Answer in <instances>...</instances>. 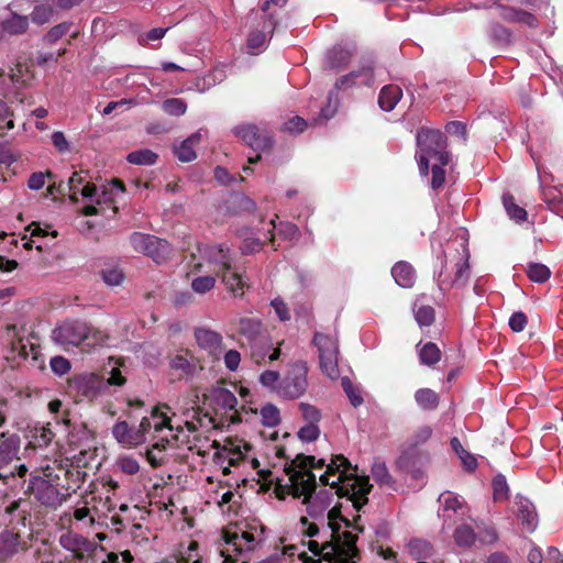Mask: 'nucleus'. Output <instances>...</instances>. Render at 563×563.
Listing matches in <instances>:
<instances>
[{
	"label": "nucleus",
	"instance_id": "1",
	"mask_svg": "<svg viewBox=\"0 0 563 563\" xmlns=\"http://www.w3.org/2000/svg\"><path fill=\"white\" fill-rule=\"evenodd\" d=\"M285 488L294 497H303L307 516L300 518L302 533L309 538L327 528L335 536L341 525L350 526L341 514L342 497L360 510L368 500L372 485L368 477L356 475V467L342 454L333 455L328 464L323 459L297 455L285 465Z\"/></svg>",
	"mask_w": 563,
	"mask_h": 563
},
{
	"label": "nucleus",
	"instance_id": "2",
	"mask_svg": "<svg viewBox=\"0 0 563 563\" xmlns=\"http://www.w3.org/2000/svg\"><path fill=\"white\" fill-rule=\"evenodd\" d=\"M201 419L189 420L177 417L168 406L155 407L150 416L143 417L139 427H130L126 421H119L112 427L113 438L123 446H137L151 443L147 459L152 465H159L163 460V450L167 445H187L198 440Z\"/></svg>",
	"mask_w": 563,
	"mask_h": 563
},
{
	"label": "nucleus",
	"instance_id": "3",
	"mask_svg": "<svg viewBox=\"0 0 563 563\" xmlns=\"http://www.w3.org/2000/svg\"><path fill=\"white\" fill-rule=\"evenodd\" d=\"M331 540L319 542L309 540L301 542L302 550L311 563H358L360 553L356 547L357 536L345 530L335 536L330 532Z\"/></svg>",
	"mask_w": 563,
	"mask_h": 563
},
{
	"label": "nucleus",
	"instance_id": "4",
	"mask_svg": "<svg viewBox=\"0 0 563 563\" xmlns=\"http://www.w3.org/2000/svg\"><path fill=\"white\" fill-rule=\"evenodd\" d=\"M216 456L221 463H228L223 466L224 475L230 473V466L243 464L250 465L264 481H272V472L261 468V463L254 455V448L243 439L228 438L223 445L218 449Z\"/></svg>",
	"mask_w": 563,
	"mask_h": 563
},
{
	"label": "nucleus",
	"instance_id": "5",
	"mask_svg": "<svg viewBox=\"0 0 563 563\" xmlns=\"http://www.w3.org/2000/svg\"><path fill=\"white\" fill-rule=\"evenodd\" d=\"M417 145L419 147L418 165L421 175H428L430 159H434L441 165L449 164L446 136L440 130L420 129L417 133Z\"/></svg>",
	"mask_w": 563,
	"mask_h": 563
},
{
	"label": "nucleus",
	"instance_id": "6",
	"mask_svg": "<svg viewBox=\"0 0 563 563\" xmlns=\"http://www.w3.org/2000/svg\"><path fill=\"white\" fill-rule=\"evenodd\" d=\"M29 79L23 73L22 66L10 68L8 71L0 70V96L13 100L20 97V89ZM14 128L12 112L7 103L0 98V132Z\"/></svg>",
	"mask_w": 563,
	"mask_h": 563
},
{
	"label": "nucleus",
	"instance_id": "7",
	"mask_svg": "<svg viewBox=\"0 0 563 563\" xmlns=\"http://www.w3.org/2000/svg\"><path fill=\"white\" fill-rule=\"evenodd\" d=\"M222 540L219 553L223 563H239L238 556L254 550L260 543L253 532L238 528L223 530Z\"/></svg>",
	"mask_w": 563,
	"mask_h": 563
},
{
	"label": "nucleus",
	"instance_id": "8",
	"mask_svg": "<svg viewBox=\"0 0 563 563\" xmlns=\"http://www.w3.org/2000/svg\"><path fill=\"white\" fill-rule=\"evenodd\" d=\"M97 331L86 321L66 320L55 327L52 339L55 343L68 349L78 346L84 341L97 335Z\"/></svg>",
	"mask_w": 563,
	"mask_h": 563
},
{
	"label": "nucleus",
	"instance_id": "9",
	"mask_svg": "<svg viewBox=\"0 0 563 563\" xmlns=\"http://www.w3.org/2000/svg\"><path fill=\"white\" fill-rule=\"evenodd\" d=\"M313 344L319 352V365L324 375L334 380L340 377L339 371V342L336 336L317 332Z\"/></svg>",
	"mask_w": 563,
	"mask_h": 563
},
{
	"label": "nucleus",
	"instance_id": "10",
	"mask_svg": "<svg viewBox=\"0 0 563 563\" xmlns=\"http://www.w3.org/2000/svg\"><path fill=\"white\" fill-rule=\"evenodd\" d=\"M308 388V366L303 361L290 364L285 376L282 378L277 394L285 399H297Z\"/></svg>",
	"mask_w": 563,
	"mask_h": 563
},
{
	"label": "nucleus",
	"instance_id": "11",
	"mask_svg": "<svg viewBox=\"0 0 563 563\" xmlns=\"http://www.w3.org/2000/svg\"><path fill=\"white\" fill-rule=\"evenodd\" d=\"M130 243L134 251L145 254L156 263L165 262L172 252L166 240L142 232L132 233Z\"/></svg>",
	"mask_w": 563,
	"mask_h": 563
},
{
	"label": "nucleus",
	"instance_id": "12",
	"mask_svg": "<svg viewBox=\"0 0 563 563\" xmlns=\"http://www.w3.org/2000/svg\"><path fill=\"white\" fill-rule=\"evenodd\" d=\"M27 490L43 506L57 509L67 501L70 494H63L57 486L41 476H32Z\"/></svg>",
	"mask_w": 563,
	"mask_h": 563
},
{
	"label": "nucleus",
	"instance_id": "13",
	"mask_svg": "<svg viewBox=\"0 0 563 563\" xmlns=\"http://www.w3.org/2000/svg\"><path fill=\"white\" fill-rule=\"evenodd\" d=\"M473 8H492L498 9V15L508 23H519L536 29L539 21L534 14L526 10L518 9L514 5L503 3V0H484L482 2H474Z\"/></svg>",
	"mask_w": 563,
	"mask_h": 563
},
{
	"label": "nucleus",
	"instance_id": "14",
	"mask_svg": "<svg viewBox=\"0 0 563 563\" xmlns=\"http://www.w3.org/2000/svg\"><path fill=\"white\" fill-rule=\"evenodd\" d=\"M58 542L64 550L73 553L76 562L84 561L86 555H89L96 550L95 542L71 531L63 533Z\"/></svg>",
	"mask_w": 563,
	"mask_h": 563
},
{
	"label": "nucleus",
	"instance_id": "15",
	"mask_svg": "<svg viewBox=\"0 0 563 563\" xmlns=\"http://www.w3.org/2000/svg\"><path fill=\"white\" fill-rule=\"evenodd\" d=\"M205 398L216 412L233 411V415H236L238 399L232 390L220 385L213 386Z\"/></svg>",
	"mask_w": 563,
	"mask_h": 563
},
{
	"label": "nucleus",
	"instance_id": "16",
	"mask_svg": "<svg viewBox=\"0 0 563 563\" xmlns=\"http://www.w3.org/2000/svg\"><path fill=\"white\" fill-rule=\"evenodd\" d=\"M234 133L255 151H264L272 146V137L253 124L236 126Z\"/></svg>",
	"mask_w": 563,
	"mask_h": 563
},
{
	"label": "nucleus",
	"instance_id": "17",
	"mask_svg": "<svg viewBox=\"0 0 563 563\" xmlns=\"http://www.w3.org/2000/svg\"><path fill=\"white\" fill-rule=\"evenodd\" d=\"M68 189L70 199L77 201L78 196L86 199H92L97 194V187L88 180L87 173L74 172L68 179Z\"/></svg>",
	"mask_w": 563,
	"mask_h": 563
},
{
	"label": "nucleus",
	"instance_id": "18",
	"mask_svg": "<svg viewBox=\"0 0 563 563\" xmlns=\"http://www.w3.org/2000/svg\"><path fill=\"white\" fill-rule=\"evenodd\" d=\"M195 339L198 345L206 350L214 358L223 353L222 335L207 328H198L195 331Z\"/></svg>",
	"mask_w": 563,
	"mask_h": 563
},
{
	"label": "nucleus",
	"instance_id": "19",
	"mask_svg": "<svg viewBox=\"0 0 563 563\" xmlns=\"http://www.w3.org/2000/svg\"><path fill=\"white\" fill-rule=\"evenodd\" d=\"M374 80V67L372 64H367L362 66L360 69L353 70L350 74L339 78L335 82V88L342 89L355 85L372 86Z\"/></svg>",
	"mask_w": 563,
	"mask_h": 563
},
{
	"label": "nucleus",
	"instance_id": "20",
	"mask_svg": "<svg viewBox=\"0 0 563 563\" xmlns=\"http://www.w3.org/2000/svg\"><path fill=\"white\" fill-rule=\"evenodd\" d=\"M5 340L10 344L11 350L16 352L22 358H26L30 353H32L34 360L37 358L38 346L33 343H24L15 324H8L5 327Z\"/></svg>",
	"mask_w": 563,
	"mask_h": 563
},
{
	"label": "nucleus",
	"instance_id": "21",
	"mask_svg": "<svg viewBox=\"0 0 563 563\" xmlns=\"http://www.w3.org/2000/svg\"><path fill=\"white\" fill-rule=\"evenodd\" d=\"M516 516L522 529L527 532H533L538 527V515L533 504L521 496L516 497Z\"/></svg>",
	"mask_w": 563,
	"mask_h": 563
},
{
	"label": "nucleus",
	"instance_id": "22",
	"mask_svg": "<svg viewBox=\"0 0 563 563\" xmlns=\"http://www.w3.org/2000/svg\"><path fill=\"white\" fill-rule=\"evenodd\" d=\"M303 545H285L282 550H277L262 563H292L297 558L301 563H311L307 553L302 550Z\"/></svg>",
	"mask_w": 563,
	"mask_h": 563
},
{
	"label": "nucleus",
	"instance_id": "23",
	"mask_svg": "<svg viewBox=\"0 0 563 563\" xmlns=\"http://www.w3.org/2000/svg\"><path fill=\"white\" fill-rule=\"evenodd\" d=\"M438 501L440 504L438 512L439 516H442L443 518H450L449 512L451 511L454 514H461L462 516L466 514L467 505L465 500L452 492L442 493L439 496Z\"/></svg>",
	"mask_w": 563,
	"mask_h": 563
},
{
	"label": "nucleus",
	"instance_id": "24",
	"mask_svg": "<svg viewBox=\"0 0 563 563\" xmlns=\"http://www.w3.org/2000/svg\"><path fill=\"white\" fill-rule=\"evenodd\" d=\"M221 277L227 290L234 297H242L244 295V289L247 287L246 277L243 273L239 272L234 264L232 268L224 269Z\"/></svg>",
	"mask_w": 563,
	"mask_h": 563
},
{
	"label": "nucleus",
	"instance_id": "25",
	"mask_svg": "<svg viewBox=\"0 0 563 563\" xmlns=\"http://www.w3.org/2000/svg\"><path fill=\"white\" fill-rule=\"evenodd\" d=\"M280 355L279 347H273L265 335L260 341L251 345V356L255 363L261 364L268 357L269 361H276Z\"/></svg>",
	"mask_w": 563,
	"mask_h": 563
},
{
	"label": "nucleus",
	"instance_id": "26",
	"mask_svg": "<svg viewBox=\"0 0 563 563\" xmlns=\"http://www.w3.org/2000/svg\"><path fill=\"white\" fill-rule=\"evenodd\" d=\"M461 253L459 254V260L455 263V273L452 284L454 286H464L470 278V252L467 244L462 242L460 244Z\"/></svg>",
	"mask_w": 563,
	"mask_h": 563
},
{
	"label": "nucleus",
	"instance_id": "27",
	"mask_svg": "<svg viewBox=\"0 0 563 563\" xmlns=\"http://www.w3.org/2000/svg\"><path fill=\"white\" fill-rule=\"evenodd\" d=\"M391 275L396 284L402 288H411L415 285L416 271L408 262H397L391 268Z\"/></svg>",
	"mask_w": 563,
	"mask_h": 563
},
{
	"label": "nucleus",
	"instance_id": "28",
	"mask_svg": "<svg viewBox=\"0 0 563 563\" xmlns=\"http://www.w3.org/2000/svg\"><path fill=\"white\" fill-rule=\"evenodd\" d=\"M206 256L209 262L219 265L222 272L227 268H232L231 250L225 244L209 246L206 251Z\"/></svg>",
	"mask_w": 563,
	"mask_h": 563
},
{
	"label": "nucleus",
	"instance_id": "29",
	"mask_svg": "<svg viewBox=\"0 0 563 563\" xmlns=\"http://www.w3.org/2000/svg\"><path fill=\"white\" fill-rule=\"evenodd\" d=\"M19 438L16 435L7 437L3 432L0 434V468L8 465L18 454Z\"/></svg>",
	"mask_w": 563,
	"mask_h": 563
},
{
	"label": "nucleus",
	"instance_id": "30",
	"mask_svg": "<svg viewBox=\"0 0 563 563\" xmlns=\"http://www.w3.org/2000/svg\"><path fill=\"white\" fill-rule=\"evenodd\" d=\"M402 97V90L396 85H386L378 96V104L382 110L389 112L395 109Z\"/></svg>",
	"mask_w": 563,
	"mask_h": 563
},
{
	"label": "nucleus",
	"instance_id": "31",
	"mask_svg": "<svg viewBox=\"0 0 563 563\" xmlns=\"http://www.w3.org/2000/svg\"><path fill=\"white\" fill-rule=\"evenodd\" d=\"M200 140V132L191 134L186 140H184L178 146L174 147V154L180 162L188 163L194 161L197 157L195 145L198 144Z\"/></svg>",
	"mask_w": 563,
	"mask_h": 563
},
{
	"label": "nucleus",
	"instance_id": "32",
	"mask_svg": "<svg viewBox=\"0 0 563 563\" xmlns=\"http://www.w3.org/2000/svg\"><path fill=\"white\" fill-rule=\"evenodd\" d=\"M239 331L247 339L250 345L260 341L264 335L262 322L254 318H242L239 322Z\"/></svg>",
	"mask_w": 563,
	"mask_h": 563
},
{
	"label": "nucleus",
	"instance_id": "33",
	"mask_svg": "<svg viewBox=\"0 0 563 563\" xmlns=\"http://www.w3.org/2000/svg\"><path fill=\"white\" fill-rule=\"evenodd\" d=\"M20 537L11 531L0 533V561L12 558L19 551Z\"/></svg>",
	"mask_w": 563,
	"mask_h": 563
},
{
	"label": "nucleus",
	"instance_id": "34",
	"mask_svg": "<svg viewBox=\"0 0 563 563\" xmlns=\"http://www.w3.org/2000/svg\"><path fill=\"white\" fill-rule=\"evenodd\" d=\"M412 312L419 327H430L435 319V312L432 306L424 305L418 298L412 306Z\"/></svg>",
	"mask_w": 563,
	"mask_h": 563
},
{
	"label": "nucleus",
	"instance_id": "35",
	"mask_svg": "<svg viewBox=\"0 0 563 563\" xmlns=\"http://www.w3.org/2000/svg\"><path fill=\"white\" fill-rule=\"evenodd\" d=\"M73 519L81 522L85 527H91L95 523V518L90 515V510L86 506L74 509L73 515L69 511H65L60 516V523L63 527L70 526Z\"/></svg>",
	"mask_w": 563,
	"mask_h": 563
},
{
	"label": "nucleus",
	"instance_id": "36",
	"mask_svg": "<svg viewBox=\"0 0 563 563\" xmlns=\"http://www.w3.org/2000/svg\"><path fill=\"white\" fill-rule=\"evenodd\" d=\"M419 361L422 365L432 366L441 360V351L433 342L417 345Z\"/></svg>",
	"mask_w": 563,
	"mask_h": 563
},
{
	"label": "nucleus",
	"instance_id": "37",
	"mask_svg": "<svg viewBox=\"0 0 563 563\" xmlns=\"http://www.w3.org/2000/svg\"><path fill=\"white\" fill-rule=\"evenodd\" d=\"M453 539L456 545L461 548H471L474 545L477 534L470 525L463 523L454 530Z\"/></svg>",
	"mask_w": 563,
	"mask_h": 563
},
{
	"label": "nucleus",
	"instance_id": "38",
	"mask_svg": "<svg viewBox=\"0 0 563 563\" xmlns=\"http://www.w3.org/2000/svg\"><path fill=\"white\" fill-rule=\"evenodd\" d=\"M503 205H504V208H505L508 217L511 220H514L518 223L525 222L527 220L528 212L526 211L525 208L518 206L515 202V198L512 195L504 194L503 195Z\"/></svg>",
	"mask_w": 563,
	"mask_h": 563
},
{
	"label": "nucleus",
	"instance_id": "39",
	"mask_svg": "<svg viewBox=\"0 0 563 563\" xmlns=\"http://www.w3.org/2000/svg\"><path fill=\"white\" fill-rule=\"evenodd\" d=\"M526 274L531 282L544 284L550 279L552 272L542 263L530 262L527 264Z\"/></svg>",
	"mask_w": 563,
	"mask_h": 563
},
{
	"label": "nucleus",
	"instance_id": "40",
	"mask_svg": "<svg viewBox=\"0 0 563 563\" xmlns=\"http://www.w3.org/2000/svg\"><path fill=\"white\" fill-rule=\"evenodd\" d=\"M415 400L423 410H434L439 406V396L430 388L418 389L415 393Z\"/></svg>",
	"mask_w": 563,
	"mask_h": 563
},
{
	"label": "nucleus",
	"instance_id": "41",
	"mask_svg": "<svg viewBox=\"0 0 563 563\" xmlns=\"http://www.w3.org/2000/svg\"><path fill=\"white\" fill-rule=\"evenodd\" d=\"M29 19L12 12L11 16L2 22V29L9 34H22L27 30Z\"/></svg>",
	"mask_w": 563,
	"mask_h": 563
},
{
	"label": "nucleus",
	"instance_id": "42",
	"mask_svg": "<svg viewBox=\"0 0 563 563\" xmlns=\"http://www.w3.org/2000/svg\"><path fill=\"white\" fill-rule=\"evenodd\" d=\"M351 56L352 52L350 49L335 46L328 53L327 63L331 68H339L345 66L350 62Z\"/></svg>",
	"mask_w": 563,
	"mask_h": 563
},
{
	"label": "nucleus",
	"instance_id": "43",
	"mask_svg": "<svg viewBox=\"0 0 563 563\" xmlns=\"http://www.w3.org/2000/svg\"><path fill=\"white\" fill-rule=\"evenodd\" d=\"M157 157V154L154 153L153 151L148 148H143L131 152L126 156V159L130 164L150 166L156 163Z\"/></svg>",
	"mask_w": 563,
	"mask_h": 563
},
{
	"label": "nucleus",
	"instance_id": "44",
	"mask_svg": "<svg viewBox=\"0 0 563 563\" xmlns=\"http://www.w3.org/2000/svg\"><path fill=\"white\" fill-rule=\"evenodd\" d=\"M372 476L379 485L391 486L394 484L386 464L382 461H375L371 470Z\"/></svg>",
	"mask_w": 563,
	"mask_h": 563
},
{
	"label": "nucleus",
	"instance_id": "45",
	"mask_svg": "<svg viewBox=\"0 0 563 563\" xmlns=\"http://www.w3.org/2000/svg\"><path fill=\"white\" fill-rule=\"evenodd\" d=\"M341 385L353 407H358L363 404L364 399L360 388L349 377H342Z\"/></svg>",
	"mask_w": 563,
	"mask_h": 563
},
{
	"label": "nucleus",
	"instance_id": "46",
	"mask_svg": "<svg viewBox=\"0 0 563 563\" xmlns=\"http://www.w3.org/2000/svg\"><path fill=\"white\" fill-rule=\"evenodd\" d=\"M162 109L165 113L173 117L184 115L187 111V103L180 98H169L163 101Z\"/></svg>",
	"mask_w": 563,
	"mask_h": 563
},
{
	"label": "nucleus",
	"instance_id": "47",
	"mask_svg": "<svg viewBox=\"0 0 563 563\" xmlns=\"http://www.w3.org/2000/svg\"><path fill=\"white\" fill-rule=\"evenodd\" d=\"M198 543L191 541L187 548V555L175 556L164 560L162 563H202L201 558L197 553Z\"/></svg>",
	"mask_w": 563,
	"mask_h": 563
},
{
	"label": "nucleus",
	"instance_id": "48",
	"mask_svg": "<svg viewBox=\"0 0 563 563\" xmlns=\"http://www.w3.org/2000/svg\"><path fill=\"white\" fill-rule=\"evenodd\" d=\"M451 445L467 470L473 471L477 467L476 459L462 446L457 438L451 440Z\"/></svg>",
	"mask_w": 563,
	"mask_h": 563
},
{
	"label": "nucleus",
	"instance_id": "49",
	"mask_svg": "<svg viewBox=\"0 0 563 563\" xmlns=\"http://www.w3.org/2000/svg\"><path fill=\"white\" fill-rule=\"evenodd\" d=\"M542 199L551 209H554L563 202V192L556 187H542Z\"/></svg>",
	"mask_w": 563,
	"mask_h": 563
},
{
	"label": "nucleus",
	"instance_id": "50",
	"mask_svg": "<svg viewBox=\"0 0 563 563\" xmlns=\"http://www.w3.org/2000/svg\"><path fill=\"white\" fill-rule=\"evenodd\" d=\"M223 487H224L223 483L218 482L217 488L213 490V496H211V495L209 496L208 503H211V501L216 503L224 512L225 511L224 507L231 503L232 498L234 497V494L231 489H227L225 492L220 494L219 488L222 489Z\"/></svg>",
	"mask_w": 563,
	"mask_h": 563
},
{
	"label": "nucleus",
	"instance_id": "51",
	"mask_svg": "<svg viewBox=\"0 0 563 563\" xmlns=\"http://www.w3.org/2000/svg\"><path fill=\"white\" fill-rule=\"evenodd\" d=\"M100 274L102 280L109 286H118L124 280V273L118 266L106 267Z\"/></svg>",
	"mask_w": 563,
	"mask_h": 563
},
{
	"label": "nucleus",
	"instance_id": "52",
	"mask_svg": "<svg viewBox=\"0 0 563 563\" xmlns=\"http://www.w3.org/2000/svg\"><path fill=\"white\" fill-rule=\"evenodd\" d=\"M261 418L263 424L266 427H275L280 422L279 410L272 404L262 407Z\"/></svg>",
	"mask_w": 563,
	"mask_h": 563
},
{
	"label": "nucleus",
	"instance_id": "53",
	"mask_svg": "<svg viewBox=\"0 0 563 563\" xmlns=\"http://www.w3.org/2000/svg\"><path fill=\"white\" fill-rule=\"evenodd\" d=\"M54 10L49 4H36L31 13V19L36 24L47 23L53 16Z\"/></svg>",
	"mask_w": 563,
	"mask_h": 563
},
{
	"label": "nucleus",
	"instance_id": "54",
	"mask_svg": "<svg viewBox=\"0 0 563 563\" xmlns=\"http://www.w3.org/2000/svg\"><path fill=\"white\" fill-rule=\"evenodd\" d=\"M493 496L495 500H505L509 497V487L506 477L501 474L493 479Z\"/></svg>",
	"mask_w": 563,
	"mask_h": 563
},
{
	"label": "nucleus",
	"instance_id": "55",
	"mask_svg": "<svg viewBox=\"0 0 563 563\" xmlns=\"http://www.w3.org/2000/svg\"><path fill=\"white\" fill-rule=\"evenodd\" d=\"M216 286L213 276H199L191 280V289L199 295L207 294Z\"/></svg>",
	"mask_w": 563,
	"mask_h": 563
},
{
	"label": "nucleus",
	"instance_id": "56",
	"mask_svg": "<svg viewBox=\"0 0 563 563\" xmlns=\"http://www.w3.org/2000/svg\"><path fill=\"white\" fill-rule=\"evenodd\" d=\"M130 537L132 542H134L137 545H142L144 542L150 541L152 532L148 528L143 527L140 523H134L130 529Z\"/></svg>",
	"mask_w": 563,
	"mask_h": 563
},
{
	"label": "nucleus",
	"instance_id": "57",
	"mask_svg": "<svg viewBox=\"0 0 563 563\" xmlns=\"http://www.w3.org/2000/svg\"><path fill=\"white\" fill-rule=\"evenodd\" d=\"M299 409L306 423L318 424L321 419L319 409L310 404L300 402Z\"/></svg>",
	"mask_w": 563,
	"mask_h": 563
},
{
	"label": "nucleus",
	"instance_id": "58",
	"mask_svg": "<svg viewBox=\"0 0 563 563\" xmlns=\"http://www.w3.org/2000/svg\"><path fill=\"white\" fill-rule=\"evenodd\" d=\"M118 467L125 474L134 475L140 471L139 462L129 455H122L117 461Z\"/></svg>",
	"mask_w": 563,
	"mask_h": 563
},
{
	"label": "nucleus",
	"instance_id": "59",
	"mask_svg": "<svg viewBox=\"0 0 563 563\" xmlns=\"http://www.w3.org/2000/svg\"><path fill=\"white\" fill-rule=\"evenodd\" d=\"M170 366L174 369L181 371L183 373L189 375L192 374L196 369V365L192 361H190L186 355H176L172 362Z\"/></svg>",
	"mask_w": 563,
	"mask_h": 563
},
{
	"label": "nucleus",
	"instance_id": "60",
	"mask_svg": "<svg viewBox=\"0 0 563 563\" xmlns=\"http://www.w3.org/2000/svg\"><path fill=\"white\" fill-rule=\"evenodd\" d=\"M298 438L305 442H312L320 435V429L318 424L306 423L298 430Z\"/></svg>",
	"mask_w": 563,
	"mask_h": 563
},
{
	"label": "nucleus",
	"instance_id": "61",
	"mask_svg": "<svg viewBox=\"0 0 563 563\" xmlns=\"http://www.w3.org/2000/svg\"><path fill=\"white\" fill-rule=\"evenodd\" d=\"M280 380L282 379L279 373L275 371H264L260 376L261 384L266 388L275 390L276 393Z\"/></svg>",
	"mask_w": 563,
	"mask_h": 563
},
{
	"label": "nucleus",
	"instance_id": "62",
	"mask_svg": "<svg viewBox=\"0 0 563 563\" xmlns=\"http://www.w3.org/2000/svg\"><path fill=\"white\" fill-rule=\"evenodd\" d=\"M49 365H51L52 371L59 376L65 375L70 369V363L64 356L52 357Z\"/></svg>",
	"mask_w": 563,
	"mask_h": 563
},
{
	"label": "nucleus",
	"instance_id": "63",
	"mask_svg": "<svg viewBox=\"0 0 563 563\" xmlns=\"http://www.w3.org/2000/svg\"><path fill=\"white\" fill-rule=\"evenodd\" d=\"M69 27L70 24L68 23H60L53 26L46 34V41L51 44L56 43L69 31Z\"/></svg>",
	"mask_w": 563,
	"mask_h": 563
},
{
	"label": "nucleus",
	"instance_id": "64",
	"mask_svg": "<svg viewBox=\"0 0 563 563\" xmlns=\"http://www.w3.org/2000/svg\"><path fill=\"white\" fill-rule=\"evenodd\" d=\"M527 322V316L521 311H517L510 316L508 324L514 332H521L526 328Z\"/></svg>",
	"mask_w": 563,
	"mask_h": 563
}]
</instances>
